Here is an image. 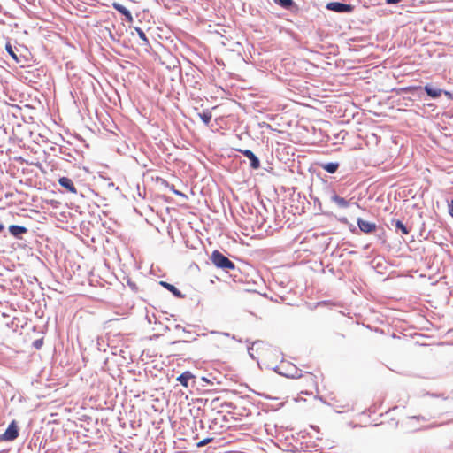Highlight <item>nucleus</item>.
Listing matches in <instances>:
<instances>
[{
    "label": "nucleus",
    "instance_id": "f257e3e1",
    "mask_svg": "<svg viewBox=\"0 0 453 453\" xmlns=\"http://www.w3.org/2000/svg\"><path fill=\"white\" fill-rule=\"evenodd\" d=\"M273 370L287 378L298 379L302 377V372L296 365L290 363H282L280 366H276Z\"/></svg>",
    "mask_w": 453,
    "mask_h": 453
},
{
    "label": "nucleus",
    "instance_id": "f03ea898",
    "mask_svg": "<svg viewBox=\"0 0 453 453\" xmlns=\"http://www.w3.org/2000/svg\"><path fill=\"white\" fill-rule=\"evenodd\" d=\"M211 260L218 268L224 270H234L235 268V265L219 250L212 252Z\"/></svg>",
    "mask_w": 453,
    "mask_h": 453
},
{
    "label": "nucleus",
    "instance_id": "7ed1b4c3",
    "mask_svg": "<svg viewBox=\"0 0 453 453\" xmlns=\"http://www.w3.org/2000/svg\"><path fill=\"white\" fill-rule=\"evenodd\" d=\"M326 8L338 13H349L354 10L353 5L340 2H330Z\"/></svg>",
    "mask_w": 453,
    "mask_h": 453
},
{
    "label": "nucleus",
    "instance_id": "20e7f679",
    "mask_svg": "<svg viewBox=\"0 0 453 453\" xmlns=\"http://www.w3.org/2000/svg\"><path fill=\"white\" fill-rule=\"evenodd\" d=\"M19 435V428L15 421H12L1 435V440L11 441L15 440Z\"/></svg>",
    "mask_w": 453,
    "mask_h": 453
},
{
    "label": "nucleus",
    "instance_id": "39448f33",
    "mask_svg": "<svg viewBox=\"0 0 453 453\" xmlns=\"http://www.w3.org/2000/svg\"><path fill=\"white\" fill-rule=\"evenodd\" d=\"M359 229L365 234H370L376 229L375 223L366 221L361 218L357 220Z\"/></svg>",
    "mask_w": 453,
    "mask_h": 453
},
{
    "label": "nucleus",
    "instance_id": "423d86ee",
    "mask_svg": "<svg viewBox=\"0 0 453 453\" xmlns=\"http://www.w3.org/2000/svg\"><path fill=\"white\" fill-rule=\"evenodd\" d=\"M242 153L250 160V165L252 169H258L260 167L258 157L250 150H242Z\"/></svg>",
    "mask_w": 453,
    "mask_h": 453
},
{
    "label": "nucleus",
    "instance_id": "0eeeda50",
    "mask_svg": "<svg viewBox=\"0 0 453 453\" xmlns=\"http://www.w3.org/2000/svg\"><path fill=\"white\" fill-rule=\"evenodd\" d=\"M332 203H334L339 208L345 209L349 206V202L345 198L339 196L334 191H332L329 196Z\"/></svg>",
    "mask_w": 453,
    "mask_h": 453
},
{
    "label": "nucleus",
    "instance_id": "6e6552de",
    "mask_svg": "<svg viewBox=\"0 0 453 453\" xmlns=\"http://www.w3.org/2000/svg\"><path fill=\"white\" fill-rule=\"evenodd\" d=\"M27 231V228L22 226L12 225L9 226L10 234L16 239H22V235Z\"/></svg>",
    "mask_w": 453,
    "mask_h": 453
},
{
    "label": "nucleus",
    "instance_id": "1a4fd4ad",
    "mask_svg": "<svg viewBox=\"0 0 453 453\" xmlns=\"http://www.w3.org/2000/svg\"><path fill=\"white\" fill-rule=\"evenodd\" d=\"M58 183L61 187L66 188L69 192L76 194L77 189L73 182V180L68 177H61L58 180Z\"/></svg>",
    "mask_w": 453,
    "mask_h": 453
},
{
    "label": "nucleus",
    "instance_id": "9d476101",
    "mask_svg": "<svg viewBox=\"0 0 453 453\" xmlns=\"http://www.w3.org/2000/svg\"><path fill=\"white\" fill-rule=\"evenodd\" d=\"M424 89L426 93L431 97V98H438L442 94V89L435 88L430 84H426L424 87Z\"/></svg>",
    "mask_w": 453,
    "mask_h": 453
},
{
    "label": "nucleus",
    "instance_id": "9b49d317",
    "mask_svg": "<svg viewBox=\"0 0 453 453\" xmlns=\"http://www.w3.org/2000/svg\"><path fill=\"white\" fill-rule=\"evenodd\" d=\"M112 7L118 11L119 13L124 15L127 21H132L133 17L129 10H127L124 5L119 3H113Z\"/></svg>",
    "mask_w": 453,
    "mask_h": 453
},
{
    "label": "nucleus",
    "instance_id": "f8f14e48",
    "mask_svg": "<svg viewBox=\"0 0 453 453\" xmlns=\"http://www.w3.org/2000/svg\"><path fill=\"white\" fill-rule=\"evenodd\" d=\"M391 225L395 226V231H400L403 234H408L410 233V229L399 219H391Z\"/></svg>",
    "mask_w": 453,
    "mask_h": 453
},
{
    "label": "nucleus",
    "instance_id": "ddd939ff",
    "mask_svg": "<svg viewBox=\"0 0 453 453\" xmlns=\"http://www.w3.org/2000/svg\"><path fill=\"white\" fill-rule=\"evenodd\" d=\"M160 285L168 289L174 296L178 298H182L184 296L176 287L170 283H167L165 281H160Z\"/></svg>",
    "mask_w": 453,
    "mask_h": 453
},
{
    "label": "nucleus",
    "instance_id": "4468645a",
    "mask_svg": "<svg viewBox=\"0 0 453 453\" xmlns=\"http://www.w3.org/2000/svg\"><path fill=\"white\" fill-rule=\"evenodd\" d=\"M321 168L326 171L329 173H334L339 168V163L336 162H329L320 164Z\"/></svg>",
    "mask_w": 453,
    "mask_h": 453
},
{
    "label": "nucleus",
    "instance_id": "2eb2a0df",
    "mask_svg": "<svg viewBox=\"0 0 453 453\" xmlns=\"http://www.w3.org/2000/svg\"><path fill=\"white\" fill-rule=\"evenodd\" d=\"M197 116L207 127L210 125L212 115L209 110H205V111H203L202 112H198Z\"/></svg>",
    "mask_w": 453,
    "mask_h": 453
},
{
    "label": "nucleus",
    "instance_id": "dca6fc26",
    "mask_svg": "<svg viewBox=\"0 0 453 453\" xmlns=\"http://www.w3.org/2000/svg\"><path fill=\"white\" fill-rule=\"evenodd\" d=\"M194 376L190 372H184L178 378L177 380L184 387H188V380Z\"/></svg>",
    "mask_w": 453,
    "mask_h": 453
},
{
    "label": "nucleus",
    "instance_id": "f3484780",
    "mask_svg": "<svg viewBox=\"0 0 453 453\" xmlns=\"http://www.w3.org/2000/svg\"><path fill=\"white\" fill-rule=\"evenodd\" d=\"M274 3L287 10L291 9L295 5L293 0H274Z\"/></svg>",
    "mask_w": 453,
    "mask_h": 453
},
{
    "label": "nucleus",
    "instance_id": "a211bd4d",
    "mask_svg": "<svg viewBox=\"0 0 453 453\" xmlns=\"http://www.w3.org/2000/svg\"><path fill=\"white\" fill-rule=\"evenodd\" d=\"M267 344L263 341H256L252 343V346L256 351L264 350Z\"/></svg>",
    "mask_w": 453,
    "mask_h": 453
},
{
    "label": "nucleus",
    "instance_id": "6ab92c4d",
    "mask_svg": "<svg viewBox=\"0 0 453 453\" xmlns=\"http://www.w3.org/2000/svg\"><path fill=\"white\" fill-rule=\"evenodd\" d=\"M135 31L138 34L139 38L145 42V44L149 43V40L144 33V31L140 27H135Z\"/></svg>",
    "mask_w": 453,
    "mask_h": 453
},
{
    "label": "nucleus",
    "instance_id": "aec40b11",
    "mask_svg": "<svg viewBox=\"0 0 453 453\" xmlns=\"http://www.w3.org/2000/svg\"><path fill=\"white\" fill-rule=\"evenodd\" d=\"M163 182H164V183L165 184V186H166V187H168V188H170V189H171V190H172L175 195H177V196H185V195H184L182 192H180V191H179V190H176V189L174 188V186H173V185H170V184H169L167 181H165V180H163Z\"/></svg>",
    "mask_w": 453,
    "mask_h": 453
},
{
    "label": "nucleus",
    "instance_id": "412c9836",
    "mask_svg": "<svg viewBox=\"0 0 453 453\" xmlns=\"http://www.w3.org/2000/svg\"><path fill=\"white\" fill-rule=\"evenodd\" d=\"M5 49L7 50V52L10 54V56L15 59L16 61H18V57L17 55L15 54V52L13 51L11 44L7 43L6 46H5Z\"/></svg>",
    "mask_w": 453,
    "mask_h": 453
},
{
    "label": "nucleus",
    "instance_id": "4be33fe9",
    "mask_svg": "<svg viewBox=\"0 0 453 453\" xmlns=\"http://www.w3.org/2000/svg\"><path fill=\"white\" fill-rule=\"evenodd\" d=\"M212 441H213V438H205L197 443V447L200 448V447L205 446L206 444H208L209 442H211Z\"/></svg>",
    "mask_w": 453,
    "mask_h": 453
},
{
    "label": "nucleus",
    "instance_id": "5701e85b",
    "mask_svg": "<svg viewBox=\"0 0 453 453\" xmlns=\"http://www.w3.org/2000/svg\"><path fill=\"white\" fill-rule=\"evenodd\" d=\"M43 344V341L42 339H38V340H35L34 342H33V346L36 349H40L42 348Z\"/></svg>",
    "mask_w": 453,
    "mask_h": 453
},
{
    "label": "nucleus",
    "instance_id": "b1692460",
    "mask_svg": "<svg viewBox=\"0 0 453 453\" xmlns=\"http://www.w3.org/2000/svg\"><path fill=\"white\" fill-rule=\"evenodd\" d=\"M253 350H254L253 347H249V348H248V353H249V356H250L252 359H254V360H255V359H256V357H255V356H254V354H253Z\"/></svg>",
    "mask_w": 453,
    "mask_h": 453
},
{
    "label": "nucleus",
    "instance_id": "393cba45",
    "mask_svg": "<svg viewBox=\"0 0 453 453\" xmlns=\"http://www.w3.org/2000/svg\"><path fill=\"white\" fill-rule=\"evenodd\" d=\"M449 214L453 217V200H451L450 203H449Z\"/></svg>",
    "mask_w": 453,
    "mask_h": 453
},
{
    "label": "nucleus",
    "instance_id": "a878e982",
    "mask_svg": "<svg viewBox=\"0 0 453 453\" xmlns=\"http://www.w3.org/2000/svg\"><path fill=\"white\" fill-rule=\"evenodd\" d=\"M402 0H386L388 4H395L400 3Z\"/></svg>",
    "mask_w": 453,
    "mask_h": 453
},
{
    "label": "nucleus",
    "instance_id": "bb28decb",
    "mask_svg": "<svg viewBox=\"0 0 453 453\" xmlns=\"http://www.w3.org/2000/svg\"><path fill=\"white\" fill-rule=\"evenodd\" d=\"M174 328L176 330H182L183 332L187 333L186 329L184 327H182L180 325L177 324L175 325ZM188 334H189V332H188Z\"/></svg>",
    "mask_w": 453,
    "mask_h": 453
},
{
    "label": "nucleus",
    "instance_id": "cd10ccee",
    "mask_svg": "<svg viewBox=\"0 0 453 453\" xmlns=\"http://www.w3.org/2000/svg\"><path fill=\"white\" fill-rule=\"evenodd\" d=\"M4 230V226L3 223L0 222V233Z\"/></svg>",
    "mask_w": 453,
    "mask_h": 453
},
{
    "label": "nucleus",
    "instance_id": "c85d7f7f",
    "mask_svg": "<svg viewBox=\"0 0 453 453\" xmlns=\"http://www.w3.org/2000/svg\"><path fill=\"white\" fill-rule=\"evenodd\" d=\"M222 334H223V335H225V336H227V337H229V336H230V334H229V333H222Z\"/></svg>",
    "mask_w": 453,
    "mask_h": 453
},
{
    "label": "nucleus",
    "instance_id": "c756f323",
    "mask_svg": "<svg viewBox=\"0 0 453 453\" xmlns=\"http://www.w3.org/2000/svg\"><path fill=\"white\" fill-rule=\"evenodd\" d=\"M179 342H180V341H174V342H173V344L179 343Z\"/></svg>",
    "mask_w": 453,
    "mask_h": 453
},
{
    "label": "nucleus",
    "instance_id": "7c9ffc66",
    "mask_svg": "<svg viewBox=\"0 0 453 453\" xmlns=\"http://www.w3.org/2000/svg\"><path fill=\"white\" fill-rule=\"evenodd\" d=\"M231 337H232L233 340H236L235 335H232Z\"/></svg>",
    "mask_w": 453,
    "mask_h": 453
}]
</instances>
